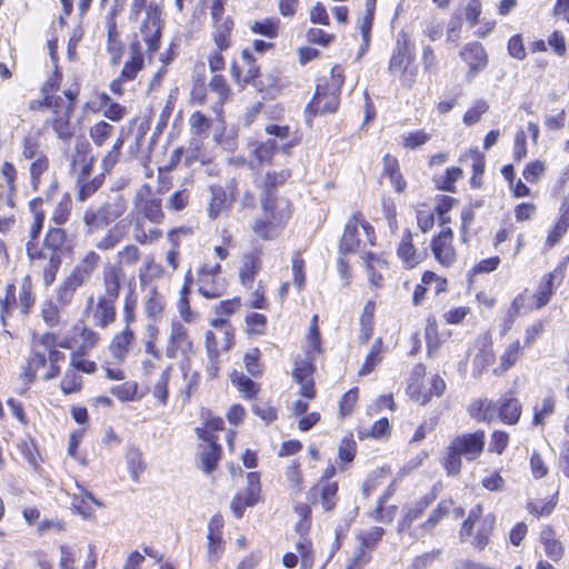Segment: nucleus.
Wrapping results in <instances>:
<instances>
[{"label": "nucleus", "mask_w": 569, "mask_h": 569, "mask_svg": "<svg viewBox=\"0 0 569 569\" xmlns=\"http://www.w3.org/2000/svg\"><path fill=\"white\" fill-rule=\"evenodd\" d=\"M123 270L118 266L106 267L102 271L103 291L94 298L87 299L84 313L92 318V322L100 329H106L116 321L117 301L120 297Z\"/></svg>", "instance_id": "obj_1"}, {"label": "nucleus", "mask_w": 569, "mask_h": 569, "mask_svg": "<svg viewBox=\"0 0 569 569\" xmlns=\"http://www.w3.org/2000/svg\"><path fill=\"white\" fill-rule=\"evenodd\" d=\"M101 256L94 250L86 252L60 282L54 292V301L60 308L69 307L81 287L87 286L99 269Z\"/></svg>", "instance_id": "obj_2"}, {"label": "nucleus", "mask_w": 569, "mask_h": 569, "mask_svg": "<svg viewBox=\"0 0 569 569\" xmlns=\"http://www.w3.org/2000/svg\"><path fill=\"white\" fill-rule=\"evenodd\" d=\"M127 208V201L120 194L109 198L97 207H89L83 213L86 233L92 234L109 227L124 214Z\"/></svg>", "instance_id": "obj_3"}, {"label": "nucleus", "mask_w": 569, "mask_h": 569, "mask_svg": "<svg viewBox=\"0 0 569 569\" xmlns=\"http://www.w3.org/2000/svg\"><path fill=\"white\" fill-rule=\"evenodd\" d=\"M415 47L407 33L400 32L389 62V71L399 78L402 86L410 88L416 79Z\"/></svg>", "instance_id": "obj_4"}, {"label": "nucleus", "mask_w": 569, "mask_h": 569, "mask_svg": "<svg viewBox=\"0 0 569 569\" xmlns=\"http://www.w3.org/2000/svg\"><path fill=\"white\" fill-rule=\"evenodd\" d=\"M141 16L143 17L139 26V32L148 47L149 53L152 54L160 48L163 28V21L161 19L162 10L158 3H147V0H144V6L136 16H132L131 8L129 9V20L131 22H138Z\"/></svg>", "instance_id": "obj_5"}, {"label": "nucleus", "mask_w": 569, "mask_h": 569, "mask_svg": "<svg viewBox=\"0 0 569 569\" xmlns=\"http://www.w3.org/2000/svg\"><path fill=\"white\" fill-rule=\"evenodd\" d=\"M132 214L136 218L149 220L152 223L162 222L164 214L162 212V201L154 194L149 184H142L133 198Z\"/></svg>", "instance_id": "obj_6"}, {"label": "nucleus", "mask_w": 569, "mask_h": 569, "mask_svg": "<svg viewBox=\"0 0 569 569\" xmlns=\"http://www.w3.org/2000/svg\"><path fill=\"white\" fill-rule=\"evenodd\" d=\"M341 87L342 80L339 77L335 79L333 84L319 82L312 100L306 107V113L313 117L335 112L339 106Z\"/></svg>", "instance_id": "obj_7"}, {"label": "nucleus", "mask_w": 569, "mask_h": 569, "mask_svg": "<svg viewBox=\"0 0 569 569\" xmlns=\"http://www.w3.org/2000/svg\"><path fill=\"white\" fill-rule=\"evenodd\" d=\"M423 375L425 368L421 366H417L412 371L410 382L407 387V393L410 396L411 399H413L420 405L428 403L433 395L437 397L442 396L446 390V382L438 375L432 376L430 381V389L425 390L420 383V380Z\"/></svg>", "instance_id": "obj_8"}, {"label": "nucleus", "mask_w": 569, "mask_h": 569, "mask_svg": "<svg viewBox=\"0 0 569 569\" xmlns=\"http://www.w3.org/2000/svg\"><path fill=\"white\" fill-rule=\"evenodd\" d=\"M70 248L66 230L62 228H51L46 236L43 249L37 251L32 242L28 241L27 253L30 259L47 258L48 254H57L62 258Z\"/></svg>", "instance_id": "obj_9"}, {"label": "nucleus", "mask_w": 569, "mask_h": 569, "mask_svg": "<svg viewBox=\"0 0 569 569\" xmlns=\"http://www.w3.org/2000/svg\"><path fill=\"white\" fill-rule=\"evenodd\" d=\"M264 217L253 224L254 233L263 240H269L278 234L279 228L286 223L290 217L289 204L284 203L283 208L274 207V209L266 212Z\"/></svg>", "instance_id": "obj_10"}, {"label": "nucleus", "mask_w": 569, "mask_h": 569, "mask_svg": "<svg viewBox=\"0 0 569 569\" xmlns=\"http://www.w3.org/2000/svg\"><path fill=\"white\" fill-rule=\"evenodd\" d=\"M238 183L236 179L227 182L226 188L212 186L210 188L211 199L208 207V216L211 220L217 219L221 213L228 211L236 198Z\"/></svg>", "instance_id": "obj_11"}, {"label": "nucleus", "mask_w": 569, "mask_h": 569, "mask_svg": "<svg viewBox=\"0 0 569 569\" xmlns=\"http://www.w3.org/2000/svg\"><path fill=\"white\" fill-rule=\"evenodd\" d=\"M261 487L260 477L257 472L247 473V487L238 492L230 505L233 515L241 518L247 507H253L260 499Z\"/></svg>", "instance_id": "obj_12"}, {"label": "nucleus", "mask_w": 569, "mask_h": 569, "mask_svg": "<svg viewBox=\"0 0 569 569\" xmlns=\"http://www.w3.org/2000/svg\"><path fill=\"white\" fill-rule=\"evenodd\" d=\"M193 352V342L188 335V329L179 321L172 322L166 347V356L169 359H176L178 357H188Z\"/></svg>", "instance_id": "obj_13"}, {"label": "nucleus", "mask_w": 569, "mask_h": 569, "mask_svg": "<svg viewBox=\"0 0 569 569\" xmlns=\"http://www.w3.org/2000/svg\"><path fill=\"white\" fill-rule=\"evenodd\" d=\"M568 262L569 257H567L562 262H560L553 271L547 273L542 278L538 287V290L535 295V305L537 309H541L550 301L556 288L560 286L565 278Z\"/></svg>", "instance_id": "obj_14"}, {"label": "nucleus", "mask_w": 569, "mask_h": 569, "mask_svg": "<svg viewBox=\"0 0 569 569\" xmlns=\"http://www.w3.org/2000/svg\"><path fill=\"white\" fill-rule=\"evenodd\" d=\"M291 177V171L289 169H282L279 171H268L259 187L262 189L261 194V204L262 209L268 212L269 210L274 209V207H280V203L277 202L273 190L279 186H282L289 178Z\"/></svg>", "instance_id": "obj_15"}, {"label": "nucleus", "mask_w": 569, "mask_h": 569, "mask_svg": "<svg viewBox=\"0 0 569 569\" xmlns=\"http://www.w3.org/2000/svg\"><path fill=\"white\" fill-rule=\"evenodd\" d=\"M451 443L467 460H475L480 457L485 449V432L476 431L457 436L451 440Z\"/></svg>", "instance_id": "obj_16"}, {"label": "nucleus", "mask_w": 569, "mask_h": 569, "mask_svg": "<svg viewBox=\"0 0 569 569\" xmlns=\"http://www.w3.org/2000/svg\"><path fill=\"white\" fill-rule=\"evenodd\" d=\"M453 232L450 228L442 230L431 240V250L439 263L445 267L456 261V250L452 246Z\"/></svg>", "instance_id": "obj_17"}, {"label": "nucleus", "mask_w": 569, "mask_h": 569, "mask_svg": "<svg viewBox=\"0 0 569 569\" xmlns=\"http://www.w3.org/2000/svg\"><path fill=\"white\" fill-rule=\"evenodd\" d=\"M196 433L199 439L209 443L207 451L201 453L202 469L206 473H210L220 459L221 447L217 443V437L203 428H196Z\"/></svg>", "instance_id": "obj_18"}, {"label": "nucleus", "mask_w": 569, "mask_h": 569, "mask_svg": "<svg viewBox=\"0 0 569 569\" xmlns=\"http://www.w3.org/2000/svg\"><path fill=\"white\" fill-rule=\"evenodd\" d=\"M313 503L320 502L323 510L331 511L338 501V483L319 480L311 489Z\"/></svg>", "instance_id": "obj_19"}, {"label": "nucleus", "mask_w": 569, "mask_h": 569, "mask_svg": "<svg viewBox=\"0 0 569 569\" xmlns=\"http://www.w3.org/2000/svg\"><path fill=\"white\" fill-rule=\"evenodd\" d=\"M221 272L219 263L204 264L198 272L199 292L209 299L219 298L223 293L222 284H212L207 288V278H217Z\"/></svg>", "instance_id": "obj_20"}, {"label": "nucleus", "mask_w": 569, "mask_h": 569, "mask_svg": "<svg viewBox=\"0 0 569 569\" xmlns=\"http://www.w3.org/2000/svg\"><path fill=\"white\" fill-rule=\"evenodd\" d=\"M262 269V261L258 251H252L243 256L242 266L239 272V279L243 287L251 289L256 276Z\"/></svg>", "instance_id": "obj_21"}, {"label": "nucleus", "mask_w": 569, "mask_h": 569, "mask_svg": "<svg viewBox=\"0 0 569 569\" xmlns=\"http://www.w3.org/2000/svg\"><path fill=\"white\" fill-rule=\"evenodd\" d=\"M360 222V213L352 214L346 226L343 234L339 243V253L346 256L353 252L359 246L358 226Z\"/></svg>", "instance_id": "obj_22"}, {"label": "nucleus", "mask_w": 569, "mask_h": 569, "mask_svg": "<svg viewBox=\"0 0 569 569\" xmlns=\"http://www.w3.org/2000/svg\"><path fill=\"white\" fill-rule=\"evenodd\" d=\"M134 338L136 336L131 328H123L112 338L109 351L118 362L124 361Z\"/></svg>", "instance_id": "obj_23"}, {"label": "nucleus", "mask_w": 569, "mask_h": 569, "mask_svg": "<svg viewBox=\"0 0 569 569\" xmlns=\"http://www.w3.org/2000/svg\"><path fill=\"white\" fill-rule=\"evenodd\" d=\"M523 347L518 339L506 345L499 358V365L493 370L496 375H502L510 370L522 357Z\"/></svg>", "instance_id": "obj_24"}, {"label": "nucleus", "mask_w": 569, "mask_h": 569, "mask_svg": "<svg viewBox=\"0 0 569 569\" xmlns=\"http://www.w3.org/2000/svg\"><path fill=\"white\" fill-rule=\"evenodd\" d=\"M73 110L71 104L64 110H57L51 119V126L59 139L70 140L73 136V127L71 123V117Z\"/></svg>", "instance_id": "obj_25"}, {"label": "nucleus", "mask_w": 569, "mask_h": 569, "mask_svg": "<svg viewBox=\"0 0 569 569\" xmlns=\"http://www.w3.org/2000/svg\"><path fill=\"white\" fill-rule=\"evenodd\" d=\"M377 541V536H359L352 562L347 569H361L369 561L370 551L376 547Z\"/></svg>", "instance_id": "obj_26"}, {"label": "nucleus", "mask_w": 569, "mask_h": 569, "mask_svg": "<svg viewBox=\"0 0 569 569\" xmlns=\"http://www.w3.org/2000/svg\"><path fill=\"white\" fill-rule=\"evenodd\" d=\"M462 60L468 63L470 70L478 71L486 67L487 54L479 42H472L463 47L460 52Z\"/></svg>", "instance_id": "obj_27"}, {"label": "nucleus", "mask_w": 569, "mask_h": 569, "mask_svg": "<svg viewBox=\"0 0 569 569\" xmlns=\"http://www.w3.org/2000/svg\"><path fill=\"white\" fill-rule=\"evenodd\" d=\"M521 416V405L511 395H503L499 399V418L502 422L515 425Z\"/></svg>", "instance_id": "obj_28"}, {"label": "nucleus", "mask_w": 569, "mask_h": 569, "mask_svg": "<svg viewBox=\"0 0 569 569\" xmlns=\"http://www.w3.org/2000/svg\"><path fill=\"white\" fill-rule=\"evenodd\" d=\"M397 254L409 268L416 267L420 262V256L412 243V233L410 230L403 231L397 248Z\"/></svg>", "instance_id": "obj_29"}, {"label": "nucleus", "mask_w": 569, "mask_h": 569, "mask_svg": "<svg viewBox=\"0 0 569 569\" xmlns=\"http://www.w3.org/2000/svg\"><path fill=\"white\" fill-rule=\"evenodd\" d=\"M569 228V203H563L559 210V217L549 231L546 243L549 248H552L560 242L561 238L566 234Z\"/></svg>", "instance_id": "obj_30"}, {"label": "nucleus", "mask_w": 569, "mask_h": 569, "mask_svg": "<svg viewBox=\"0 0 569 569\" xmlns=\"http://www.w3.org/2000/svg\"><path fill=\"white\" fill-rule=\"evenodd\" d=\"M361 259L363 260V263L366 266L370 283L377 288L381 287L383 277L380 272L376 271V267L387 268V262L382 258L376 256L372 252L363 253L361 256Z\"/></svg>", "instance_id": "obj_31"}, {"label": "nucleus", "mask_w": 569, "mask_h": 569, "mask_svg": "<svg viewBox=\"0 0 569 569\" xmlns=\"http://www.w3.org/2000/svg\"><path fill=\"white\" fill-rule=\"evenodd\" d=\"M149 131V122L141 118H136L130 121L128 128V136L134 138V143L130 147V153L132 156L140 152L146 134Z\"/></svg>", "instance_id": "obj_32"}, {"label": "nucleus", "mask_w": 569, "mask_h": 569, "mask_svg": "<svg viewBox=\"0 0 569 569\" xmlns=\"http://www.w3.org/2000/svg\"><path fill=\"white\" fill-rule=\"evenodd\" d=\"M373 315H375V302L368 301L362 310L360 317V333L359 341L367 343L373 333Z\"/></svg>", "instance_id": "obj_33"}, {"label": "nucleus", "mask_w": 569, "mask_h": 569, "mask_svg": "<svg viewBox=\"0 0 569 569\" xmlns=\"http://www.w3.org/2000/svg\"><path fill=\"white\" fill-rule=\"evenodd\" d=\"M213 40L220 51L226 50L230 46V34L233 28V21L227 17L221 22L213 23Z\"/></svg>", "instance_id": "obj_34"}, {"label": "nucleus", "mask_w": 569, "mask_h": 569, "mask_svg": "<svg viewBox=\"0 0 569 569\" xmlns=\"http://www.w3.org/2000/svg\"><path fill=\"white\" fill-rule=\"evenodd\" d=\"M279 146L273 138H269L266 141L259 142L253 149V154L258 160L259 164H271L274 154L277 153Z\"/></svg>", "instance_id": "obj_35"}, {"label": "nucleus", "mask_w": 569, "mask_h": 569, "mask_svg": "<svg viewBox=\"0 0 569 569\" xmlns=\"http://www.w3.org/2000/svg\"><path fill=\"white\" fill-rule=\"evenodd\" d=\"M93 168V158L78 152L72 160L71 169L77 173V182L89 179Z\"/></svg>", "instance_id": "obj_36"}, {"label": "nucleus", "mask_w": 569, "mask_h": 569, "mask_svg": "<svg viewBox=\"0 0 569 569\" xmlns=\"http://www.w3.org/2000/svg\"><path fill=\"white\" fill-rule=\"evenodd\" d=\"M72 508L77 510L83 518H90L92 515V505L101 506V503L92 496V493L82 491L74 495L72 499Z\"/></svg>", "instance_id": "obj_37"}, {"label": "nucleus", "mask_w": 569, "mask_h": 569, "mask_svg": "<svg viewBox=\"0 0 569 569\" xmlns=\"http://www.w3.org/2000/svg\"><path fill=\"white\" fill-rule=\"evenodd\" d=\"M126 461L131 479L138 482L140 473H142L146 468L141 451L136 447L129 448L126 452Z\"/></svg>", "instance_id": "obj_38"}, {"label": "nucleus", "mask_w": 569, "mask_h": 569, "mask_svg": "<svg viewBox=\"0 0 569 569\" xmlns=\"http://www.w3.org/2000/svg\"><path fill=\"white\" fill-rule=\"evenodd\" d=\"M42 204L43 200L41 198H36L29 203L30 211L33 216V222L29 230L31 238L30 242L38 238L43 226L44 210L42 209Z\"/></svg>", "instance_id": "obj_39"}, {"label": "nucleus", "mask_w": 569, "mask_h": 569, "mask_svg": "<svg viewBox=\"0 0 569 569\" xmlns=\"http://www.w3.org/2000/svg\"><path fill=\"white\" fill-rule=\"evenodd\" d=\"M144 312L148 318L156 319L161 316L164 309V299L163 297L157 291L156 288H151L149 291L148 297L144 300L143 303Z\"/></svg>", "instance_id": "obj_40"}, {"label": "nucleus", "mask_w": 569, "mask_h": 569, "mask_svg": "<svg viewBox=\"0 0 569 569\" xmlns=\"http://www.w3.org/2000/svg\"><path fill=\"white\" fill-rule=\"evenodd\" d=\"M253 33L261 34L269 39H274L279 33V20L274 18H266L261 21H256L250 26Z\"/></svg>", "instance_id": "obj_41"}, {"label": "nucleus", "mask_w": 569, "mask_h": 569, "mask_svg": "<svg viewBox=\"0 0 569 569\" xmlns=\"http://www.w3.org/2000/svg\"><path fill=\"white\" fill-rule=\"evenodd\" d=\"M113 131V126L102 120L90 128L89 137L97 147H101L112 136Z\"/></svg>", "instance_id": "obj_42"}, {"label": "nucleus", "mask_w": 569, "mask_h": 569, "mask_svg": "<svg viewBox=\"0 0 569 569\" xmlns=\"http://www.w3.org/2000/svg\"><path fill=\"white\" fill-rule=\"evenodd\" d=\"M556 400L553 396H546L540 403L533 408V423L543 425L545 419L555 412Z\"/></svg>", "instance_id": "obj_43"}, {"label": "nucleus", "mask_w": 569, "mask_h": 569, "mask_svg": "<svg viewBox=\"0 0 569 569\" xmlns=\"http://www.w3.org/2000/svg\"><path fill=\"white\" fill-rule=\"evenodd\" d=\"M36 302V297L32 292V286L29 277L24 278L20 292L18 306L23 315H28Z\"/></svg>", "instance_id": "obj_44"}, {"label": "nucleus", "mask_w": 569, "mask_h": 569, "mask_svg": "<svg viewBox=\"0 0 569 569\" xmlns=\"http://www.w3.org/2000/svg\"><path fill=\"white\" fill-rule=\"evenodd\" d=\"M381 350L382 341L380 338H378L372 343L369 353L367 355L366 361L359 370V376H366L375 369V367L381 361Z\"/></svg>", "instance_id": "obj_45"}, {"label": "nucleus", "mask_w": 569, "mask_h": 569, "mask_svg": "<svg viewBox=\"0 0 569 569\" xmlns=\"http://www.w3.org/2000/svg\"><path fill=\"white\" fill-rule=\"evenodd\" d=\"M122 238L123 233L118 226H114L108 229L103 237L97 241L96 248L100 251L112 250L121 242Z\"/></svg>", "instance_id": "obj_46"}, {"label": "nucleus", "mask_w": 569, "mask_h": 569, "mask_svg": "<svg viewBox=\"0 0 569 569\" xmlns=\"http://www.w3.org/2000/svg\"><path fill=\"white\" fill-rule=\"evenodd\" d=\"M461 455L453 448V445L450 442L449 447L446 449V453L442 458V466L446 469L448 475H458L461 469Z\"/></svg>", "instance_id": "obj_47"}, {"label": "nucleus", "mask_w": 569, "mask_h": 569, "mask_svg": "<svg viewBox=\"0 0 569 569\" xmlns=\"http://www.w3.org/2000/svg\"><path fill=\"white\" fill-rule=\"evenodd\" d=\"M60 308L54 301H46L41 307V317L46 325L50 328L57 327L61 323Z\"/></svg>", "instance_id": "obj_48"}, {"label": "nucleus", "mask_w": 569, "mask_h": 569, "mask_svg": "<svg viewBox=\"0 0 569 569\" xmlns=\"http://www.w3.org/2000/svg\"><path fill=\"white\" fill-rule=\"evenodd\" d=\"M141 252L136 244H127L117 253L118 266L122 269V266H134L139 262Z\"/></svg>", "instance_id": "obj_49"}, {"label": "nucleus", "mask_w": 569, "mask_h": 569, "mask_svg": "<svg viewBox=\"0 0 569 569\" xmlns=\"http://www.w3.org/2000/svg\"><path fill=\"white\" fill-rule=\"evenodd\" d=\"M49 169V160L46 156L39 154L37 159L31 163L30 167V176H31V184L34 190L39 188L41 182V176L48 172Z\"/></svg>", "instance_id": "obj_50"}, {"label": "nucleus", "mask_w": 569, "mask_h": 569, "mask_svg": "<svg viewBox=\"0 0 569 569\" xmlns=\"http://www.w3.org/2000/svg\"><path fill=\"white\" fill-rule=\"evenodd\" d=\"M60 387L64 395L76 393L81 390L82 376L73 369H69L61 380Z\"/></svg>", "instance_id": "obj_51"}, {"label": "nucleus", "mask_w": 569, "mask_h": 569, "mask_svg": "<svg viewBox=\"0 0 569 569\" xmlns=\"http://www.w3.org/2000/svg\"><path fill=\"white\" fill-rule=\"evenodd\" d=\"M171 376V367H167L154 383L152 395L161 405H166L168 400V383Z\"/></svg>", "instance_id": "obj_52"}, {"label": "nucleus", "mask_w": 569, "mask_h": 569, "mask_svg": "<svg viewBox=\"0 0 569 569\" xmlns=\"http://www.w3.org/2000/svg\"><path fill=\"white\" fill-rule=\"evenodd\" d=\"M137 303V297L132 291L124 296L122 308V321L124 323L123 328H131V325L136 321Z\"/></svg>", "instance_id": "obj_53"}, {"label": "nucleus", "mask_w": 569, "mask_h": 569, "mask_svg": "<svg viewBox=\"0 0 569 569\" xmlns=\"http://www.w3.org/2000/svg\"><path fill=\"white\" fill-rule=\"evenodd\" d=\"M43 259L47 260V263L43 267V283L46 286H51L56 280L57 273L62 263V258L57 254H48V257Z\"/></svg>", "instance_id": "obj_54"}, {"label": "nucleus", "mask_w": 569, "mask_h": 569, "mask_svg": "<svg viewBox=\"0 0 569 569\" xmlns=\"http://www.w3.org/2000/svg\"><path fill=\"white\" fill-rule=\"evenodd\" d=\"M231 380L232 383L238 387L239 391L247 398H253L259 391L257 383L243 373H234Z\"/></svg>", "instance_id": "obj_55"}, {"label": "nucleus", "mask_w": 569, "mask_h": 569, "mask_svg": "<svg viewBox=\"0 0 569 569\" xmlns=\"http://www.w3.org/2000/svg\"><path fill=\"white\" fill-rule=\"evenodd\" d=\"M102 184L101 177H94L93 179H84L81 182H77L78 187V200L84 202L91 197Z\"/></svg>", "instance_id": "obj_56"}, {"label": "nucleus", "mask_w": 569, "mask_h": 569, "mask_svg": "<svg viewBox=\"0 0 569 569\" xmlns=\"http://www.w3.org/2000/svg\"><path fill=\"white\" fill-rule=\"evenodd\" d=\"M71 210V200L68 196H64L54 208L51 220L57 226L66 223L69 219Z\"/></svg>", "instance_id": "obj_57"}, {"label": "nucleus", "mask_w": 569, "mask_h": 569, "mask_svg": "<svg viewBox=\"0 0 569 569\" xmlns=\"http://www.w3.org/2000/svg\"><path fill=\"white\" fill-rule=\"evenodd\" d=\"M312 360H313V358L308 357V359H306V360L296 362V367L292 371V378L297 383L312 379L311 378L312 372H313Z\"/></svg>", "instance_id": "obj_58"}, {"label": "nucleus", "mask_w": 569, "mask_h": 569, "mask_svg": "<svg viewBox=\"0 0 569 569\" xmlns=\"http://www.w3.org/2000/svg\"><path fill=\"white\" fill-rule=\"evenodd\" d=\"M546 555L553 561H558L563 555V546L555 536H547L542 539Z\"/></svg>", "instance_id": "obj_59"}, {"label": "nucleus", "mask_w": 569, "mask_h": 569, "mask_svg": "<svg viewBox=\"0 0 569 569\" xmlns=\"http://www.w3.org/2000/svg\"><path fill=\"white\" fill-rule=\"evenodd\" d=\"M462 176V170L458 167L447 169L445 177L437 181V186L441 190L455 191V183Z\"/></svg>", "instance_id": "obj_60"}, {"label": "nucleus", "mask_w": 569, "mask_h": 569, "mask_svg": "<svg viewBox=\"0 0 569 569\" xmlns=\"http://www.w3.org/2000/svg\"><path fill=\"white\" fill-rule=\"evenodd\" d=\"M241 58L247 68L243 74V83H248L258 77L259 67L256 64V60L248 49L242 50Z\"/></svg>", "instance_id": "obj_61"}, {"label": "nucleus", "mask_w": 569, "mask_h": 569, "mask_svg": "<svg viewBox=\"0 0 569 569\" xmlns=\"http://www.w3.org/2000/svg\"><path fill=\"white\" fill-rule=\"evenodd\" d=\"M296 549L301 557L302 569H310L315 562V557H313L310 541L308 539L298 541L296 543Z\"/></svg>", "instance_id": "obj_62"}, {"label": "nucleus", "mask_w": 569, "mask_h": 569, "mask_svg": "<svg viewBox=\"0 0 569 569\" xmlns=\"http://www.w3.org/2000/svg\"><path fill=\"white\" fill-rule=\"evenodd\" d=\"M489 108V104L483 101V100H479L477 101L469 110H467V112L465 113L463 116V122L467 124V126H472L475 123H477L481 116L487 112Z\"/></svg>", "instance_id": "obj_63"}, {"label": "nucleus", "mask_w": 569, "mask_h": 569, "mask_svg": "<svg viewBox=\"0 0 569 569\" xmlns=\"http://www.w3.org/2000/svg\"><path fill=\"white\" fill-rule=\"evenodd\" d=\"M248 332L262 335L266 329L267 318L262 313L251 312L246 317Z\"/></svg>", "instance_id": "obj_64"}]
</instances>
